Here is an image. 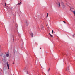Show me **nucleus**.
Returning <instances> with one entry per match:
<instances>
[{
    "mask_svg": "<svg viewBox=\"0 0 75 75\" xmlns=\"http://www.w3.org/2000/svg\"><path fill=\"white\" fill-rule=\"evenodd\" d=\"M62 6L63 8H64L65 7V5L63 3H62Z\"/></svg>",
    "mask_w": 75,
    "mask_h": 75,
    "instance_id": "nucleus-5",
    "label": "nucleus"
},
{
    "mask_svg": "<svg viewBox=\"0 0 75 75\" xmlns=\"http://www.w3.org/2000/svg\"><path fill=\"white\" fill-rule=\"evenodd\" d=\"M50 68L49 69H48V72H49V71H50Z\"/></svg>",
    "mask_w": 75,
    "mask_h": 75,
    "instance_id": "nucleus-18",
    "label": "nucleus"
},
{
    "mask_svg": "<svg viewBox=\"0 0 75 75\" xmlns=\"http://www.w3.org/2000/svg\"><path fill=\"white\" fill-rule=\"evenodd\" d=\"M70 10L72 11H74V8L72 7L70 8Z\"/></svg>",
    "mask_w": 75,
    "mask_h": 75,
    "instance_id": "nucleus-7",
    "label": "nucleus"
},
{
    "mask_svg": "<svg viewBox=\"0 0 75 75\" xmlns=\"http://www.w3.org/2000/svg\"><path fill=\"white\" fill-rule=\"evenodd\" d=\"M13 42H14V36L13 35Z\"/></svg>",
    "mask_w": 75,
    "mask_h": 75,
    "instance_id": "nucleus-12",
    "label": "nucleus"
},
{
    "mask_svg": "<svg viewBox=\"0 0 75 75\" xmlns=\"http://www.w3.org/2000/svg\"><path fill=\"white\" fill-rule=\"evenodd\" d=\"M21 2H20V3H19L18 4V5H20V4H21Z\"/></svg>",
    "mask_w": 75,
    "mask_h": 75,
    "instance_id": "nucleus-19",
    "label": "nucleus"
},
{
    "mask_svg": "<svg viewBox=\"0 0 75 75\" xmlns=\"http://www.w3.org/2000/svg\"><path fill=\"white\" fill-rule=\"evenodd\" d=\"M72 37L73 38H74V37H75V34H74V35H72Z\"/></svg>",
    "mask_w": 75,
    "mask_h": 75,
    "instance_id": "nucleus-15",
    "label": "nucleus"
},
{
    "mask_svg": "<svg viewBox=\"0 0 75 75\" xmlns=\"http://www.w3.org/2000/svg\"><path fill=\"white\" fill-rule=\"evenodd\" d=\"M6 53H7V52H6Z\"/></svg>",
    "mask_w": 75,
    "mask_h": 75,
    "instance_id": "nucleus-27",
    "label": "nucleus"
},
{
    "mask_svg": "<svg viewBox=\"0 0 75 75\" xmlns=\"http://www.w3.org/2000/svg\"><path fill=\"white\" fill-rule=\"evenodd\" d=\"M24 70L25 71V72H26L27 74H28V71H27V69H25Z\"/></svg>",
    "mask_w": 75,
    "mask_h": 75,
    "instance_id": "nucleus-8",
    "label": "nucleus"
},
{
    "mask_svg": "<svg viewBox=\"0 0 75 75\" xmlns=\"http://www.w3.org/2000/svg\"><path fill=\"white\" fill-rule=\"evenodd\" d=\"M30 35H31V37H33V33L31 32L30 33Z\"/></svg>",
    "mask_w": 75,
    "mask_h": 75,
    "instance_id": "nucleus-9",
    "label": "nucleus"
},
{
    "mask_svg": "<svg viewBox=\"0 0 75 75\" xmlns=\"http://www.w3.org/2000/svg\"><path fill=\"white\" fill-rule=\"evenodd\" d=\"M6 56L7 57H8L9 56V54L8 53L6 55Z\"/></svg>",
    "mask_w": 75,
    "mask_h": 75,
    "instance_id": "nucleus-11",
    "label": "nucleus"
},
{
    "mask_svg": "<svg viewBox=\"0 0 75 75\" xmlns=\"http://www.w3.org/2000/svg\"><path fill=\"white\" fill-rule=\"evenodd\" d=\"M18 4H16L17 5Z\"/></svg>",
    "mask_w": 75,
    "mask_h": 75,
    "instance_id": "nucleus-26",
    "label": "nucleus"
},
{
    "mask_svg": "<svg viewBox=\"0 0 75 75\" xmlns=\"http://www.w3.org/2000/svg\"><path fill=\"white\" fill-rule=\"evenodd\" d=\"M5 6H6V3H5Z\"/></svg>",
    "mask_w": 75,
    "mask_h": 75,
    "instance_id": "nucleus-23",
    "label": "nucleus"
},
{
    "mask_svg": "<svg viewBox=\"0 0 75 75\" xmlns=\"http://www.w3.org/2000/svg\"><path fill=\"white\" fill-rule=\"evenodd\" d=\"M50 36L51 37H53V36L52 35H51Z\"/></svg>",
    "mask_w": 75,
    "mask_h": 75,
    "instance_id": "nucleus-22",
    "label": "nucleus"
},
{
    "mask_svg": "<svg viewBox=\"0 0 75 75\" xmlns=\"http://www.w3.org/2000/svg\"><path fill=\"white\" fill-rule=\"evenodd\" d=\"M40 49H41V48H40Z\"/></svg>",
    "mask_w": 75,
    "mask_h": 75,
    "instance_id": "nucleus-25",
    "label": "nucleus"
},
{
    "mask_svg": "<svg viewBox=\"0 0 75 75\" xmlns=\"http://www.w3.org/2000/svg\"><path fill=\"white\" fill-rule=\"evenodd\" d=\"M52 34H53L54 33V31H53V30H52Z\"/></svg>",
    "mask_w": 75,
    "mask_h": 75,
    "instance_id": "nucleus-17",
    "label": "nucleus"
},
{
    "mask_svg": "<svg viewBox=\"0 0 75 75\" xmlns=\"http://www.w3.org/2000/svg\"><path fill=\"white\" fill-rule=\"evenodd\" d=\"M49 35H50V36L51 35V34L50 33H49Z\"/></svg>",
    "mask_w": 75,
    "mask_h": 75,
    "instance_id": "nucleus-21",
    "label": "nucleus"
},
{
    "mask_svg": "<svg viewBox=\"0 0 75 75\" xmlns=\"http://www.w3.org/2000/svg\"><path fill=\"white\" fill-rule=\"evenodd\" d=\"M23 43H21V48H23Z\"/></svg>",
    "mask_w": 75,
    "mask_h": 75,
    "instance_id": "nucleus-10",
    "label": "nucleus"
},
{
    "mask_svg": "<svg viewBox=\"0 0 75 75\" xmlns=\"http://www.w3.org/2000/svg\"><path fill=\"white\" fill-rule=\"evenodd\" d=\"M7 66L8 67V69H10V68H9V67L10 66H9L10 65L9 64H8V62H7Z\"/></svg>",
    "mask_w": 75,
    "mask_h": 75,
    "instance_id": "nucleus-2",
    "label": "nucleus"
},
{
    "mask_svg": "<svg viewBox=\"0 0 75 75\" xmlns=\"http://www.w3.org/2000/svg\"><path fill=\"white\" fill-rule=\"evenodd\" d=\"M12 64H14V62H13V63Z\"/></svg>",
    "mask_w": 75,
    "mask_h": 75,
    "instance_id": "nucleus-24",
    "label": "nucleus"
},
{
    "mask_svg": "<svg viewBox=\"0 0 75 75\" xmlns=\"http://www.w3.org/2000/svg\"><path fill=\"white\" fill-rule=\"evenodd\" d=\"M63 22H64V23H65V24H66V23L64 21H63Z\"/></svg>",
    "mask_w": 75,
    "mask_h": 75,
    "instance_id": "nucleus-20",
    "label": "nucleus"
},
{
    "mask_svg": "<svg viewBox=\"0 0 75 75\" xmlns=\"http://www.w3.org/2000/svg\"><path fill=\"white\" fill-rule=\"evenodd\" d=\"M25 25L26 26H28V21H26Z\"/></svg>",
    "mask_w": 75,
    "mask_h": 75,
    "instance_id": "nucleus-3",
    "label": "nucleus"
},
{
    "mask_svg": "<svg viewBox=\"0 0 75 75\" xmlns=\"http://www.w3.org/2000/svg\"><path fill=\"white\" fill-rule=\"evenodd\" d=\"M57 4L58 6L60 7V3H59V2H58L57 3Z\"/></svg>",
    "mask_w": 75,
    "mask_h": 75,
    "instance_id": "nucleus-6",
    "label": "nucleus"
},
{
    "mask_svg": "<svg viewBox=\"0 0 75 75\" xmlns=\"http://www.w3.org/2000/svg\"><path fill=\"white\" fill-rule=\"evenodd\" d=\"M1 55L3 57H4V58H6V56H5V55L3 54H1Z\"/></svg>",
    "mask_w": 75,
    "mask_h": 75,
    "instance_id": "nucleus-4",
    "label": "nucleus"
},
{
    "mask_svg": "<svg viewBox=\"0 0 75 75\" xmlns=\"http://www.w3.org/2000/svg\"><path fill=\"white\" fill-rule=\"evenodd\" d=\"M43 28H44V26H43L42 25L41 29H43Z\"/></svg>",
    "mask_w": 75,
    "mask_h": 75,
    "instance_id": "nucleus-13",
    "label": "nucleus"
},
{
    "mask_svg": "<svg viewBox=\"0 0 75 75\" xmlns=\"http://www.w3.org/2000/svg\"><path fill=\"white\" fill-rule=\"evenodd\" d=\"M48 13H47V15L46 16V17H48Z\"/></svg>",
    "mask_w": 75,
    "mask_h": 75,
    "instance_id": "nucleus-14",
    "label": "nucleus"
},
{
    "mask_svg": "<svg viewBox=\"0 0 75 75\" xmlns=\"http://www.w3.org/2000/svg\"><path fill=\"white\" fill-rule=\"evenodd\" d=\"M66 71H67V72H69V66H68L67 68L66 69Z\"/></svg>",
    "mask_w": 75,
    "mask_h": 75,
    "instance_id": "nucleus-1",
    "label": "nucleus"
},
{
    "mask_svg": "<svg viewBox=\"0 0 75 75\" xmlns=\"http://www.w3.org/2000/svg\"><path fill=\"white\" fill-rule=\"evenodd\" d=\"M73 11V13L74 14V16H75V11Z\"/></svg>",
    "mask_w": 75,
    "mask_h": 75,
    "instance_id": "nucleus-16",
    "label": "nucleus"
}]
</instances>
